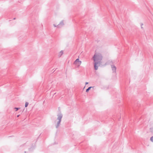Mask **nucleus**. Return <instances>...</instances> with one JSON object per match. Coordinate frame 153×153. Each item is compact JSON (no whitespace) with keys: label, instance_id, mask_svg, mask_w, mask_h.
I'll return each mask as SVG.
<instances>
[{"label":"nucleus","instance_id":"f257e3e1","mask_svg":"<svg viewBox=\"0 0 153 153\" xmlns=\"http://www.w3.org/2000/svg\"><path fill=\"white\" fill-rule=\"evenodd\" d=\"M102 58V57L100 54H95L94 55L93 59L94 62V66L95 70H97L98 69V66L97 65L100 64Z\"/></svg>","mask_w":153,"mask_h":153},{"label":"nucleus","instance_id":"f03ea898","mask_svg":"<svg viewBox=\"0 0 153 153\" xmlns=\"http://www.w3.org/2000/svg\"><path fill=\"white\" fill-rule=\"evenodd\" d=\"M57 118L54 122L56 128H58L61 124L62 119L63 117V114L61 112L58 113L57 115Z\"/></svg>","mask_w":153,"mask_h":153},{"label":"nucleus","instance_id":"7ed1b4c3","mask_svg":"<svg viewBox=\"0 0 153 153\" xmlns=\"http://www.w3.org/2000/svg\"><path fill=\"white\" fill-rule=\"evenodd\" d=\"M111 70L112 71V73L114 74H115V75H117V68L113 64H111Z\"/></svg>","mask_w":153,"mask_h":153},{"label":"nucleus","instance_id":"20e7f679","mask_svg":"<svg viewBox=\"0 0 153 153\" xmlns=\"http://www.w3.org/2000/svg\"><path fill=\"white\" fill-rule=\"evenodd\" d=\"M81 61L79 60V59H77L74 61V64H75L77 67H79L81 64Z\"/></svg>","mask_w":153,"mask_h":153},{"label":"nucleus","instance_id":"39448f33","mask_svg":"<svg viewBox=\"0 0 153 153\" xmlns=\"http://www.w3.org/2000/svg\"><path fill=\"white\" fill-rule=\"evenodd\" d=\"M64 21L62 20L61 21L59 25H57V27L60 28L62 27L64 25Z\"/></svg>","mask_w":153,"mask_h":153},{"label":"nucleus","instance_id":"423d86ee","mask_svg":"<svg viewBox=\"0 0 153 153\" xmlns=\"http://www.w3.org/2000/svg\"><path fill=\"white\" fill-rule=\"evenodd\" d=\"M63 53V51H61L60 52H59L58 54V56L59 57H60L62 55Z\"/></svg>","mask_w":153,"mask_h":153},{"label":"nucleus","instance_id":"0eeeda50","mask_svg":"<svg viewBox=\"0 0 153 153\" xmlns=\"http://www.w3.org/2000/svg\"><path fill=\"white\" fill-rule=\"evenodd\" d=\"M92 87H88L86 91V92H88L91 89V88H93Z\"/></svg>","mask_w":153,"mask_h":153},{"label":"nucleus","instance_id":"6e6552de","mask_svg":"<svg viewBox=\"0 0 153 153\" xmlns=\"http://www.w3.org/2000/svg\"><path fill=\"white\" fill-rule=\"evenodd\" d=\"M113 62L112 61H110L108 62H107L106 63V64H111V63H113Z\"/></svg>","mask_w":153,"mask_h":153},{"label":"nucleus","instance_id":"1a4fd4ad","mask_svg":"<svg viewBox=\"0 0 153 153\" xmlns=\"http://www.w3.org/2000/svg\"><path fill=\"white\" fill-rule=\"evenodd\" d=\"M28 104H29V103L28 102H26L25 103V107H27V106L28 105Z\"/></svg>","mask_w":153,"mask_h":153},{"label":"nucleus","instance_id":"9d476101","mask_svg":"<svg viewBox=\"0 0 153 153\" xmlns=\"http://www.w3.org/2000/svg\"><path fill=\"white\" fill-rule=\"evenodd\" d=\"M150 140L153 142V136L150 138Z\"/></svg>","mask_w":153,"mask_h":153},{"label":"nucleus","instance_id":"9b49d317","mask_svg":"<svg viewBox=\"0 0 153 153\" xmlns=\"http://www.w3.org/2000/svg\"><path fill=\"white\" fill-rule=\"evenodd\" d=\"M14 109H16V111L18 110L19 109V108H15Z\"/></svg>","mask_w":153,"mask_h":153},{"label":"nucleus","instance_id":"f8f14e48","mask_svg":"<svg viewBox=\"0 0 153 153\" xmlns=\"http://www.w3.org/2000/svg\"><path fill=\"white\" fill-rule=\"evenodd\" d=\"M143 25V24L142 23V24H141V28H143V27H142V25Z\"/></svg>","mask_w":153,"mask_h":153},{"label":"nucleus","instance_id":"ddd939ff","mask_svg":"<svg viewBox=\"0 0 153 153\" xmlns=\"http://www.w3.org/2000/svg\"><path fill=\"white\" fill-rule=\"evenodd\" d=\"M53 25L54 27H57V25H56L55 24H54Z\"/></svg>","mask_w":153,"mask_h":153},{"label":"nucleus","instance_id":"4468645a","mask_svg":"<svg viewBox=\"0 0 153 153\" xmlns=\"http://www.w3.org/2000/svg\"><path fill=\"white\" fill-rule=\"evenodd\" d=\"M88 84V82H86L85 83L86 85Z\"/></svg>","mask_w":153,"mask_h":153},{"label":"nucleus","instance_id":"2eb2a0df","mask_svg":"<svg viewBox=\"0 0 153 153\" xmlns=\"http://www.w3.org/2000/svg\"><path fill=\"white\" fill-rule=\"evenodd\" d=\"M19 115H18L17 116V117H19Z\"/></svg>","mask_w":153,"mask_h":153}]
</instances>
